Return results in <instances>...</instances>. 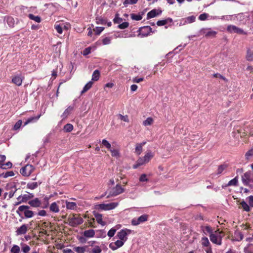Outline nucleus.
<instances>
[{
  "mask_svg": "<svg viewBox=\"0 0 253 253\" xmlns=\"http://www.w3.org/2000/svg\"><path fill=\"white\" fill-rule=\"evenodd\" d=\"M238 183V176H236L234 178L231 179L229 181V182L225 185V186L222 185V188H224L227 186H237Z\"/></svg>",
  "mask_w": 253,
  "mask_h": 253,
  "instance_id": "nucleus-18",
  "label": "nucleus"
},
{
  "mask_svg": "<svg viewBox=\"0 0 253 253\" xmlns=\"http://www.w3.org/2000/svg\"><path fill=\"white\" fill-rule=\"evenodd\" d=\"M34 169L35 168L32 165H27L20 169V172L22 175L28 176L32 173Z\"/></svg>",
  "mask_w": 253,
  "mask_h": 253,
  "instance_id": "nucleus-8",
  "label": "nucleus"
},
{
  "mask_svg": "<svg viewBox=\"0 0 253 253\" xmlns=\"http://www.w3.org/2000/svg\"><path fill=\"white\" fill-rule=\"evenodd\" d=\"M29 208L30 207L28 206H20L17 210L16 213L20 216V212H23L26 218H31L34 215V212L33 211L29 210Z\"/></svg>",
  "mask_w": 253,
  "mask_h": 253,
  "instance_id": "nucleus-3",
  "label": "nucleus"
},
{
  "mask_svg": "<svg viewBox=\"0 0 253 253\" xmlns=\"http://www.w3.org/2000/svg\"><path fill=\"white\" fill-rule=\"evenodd\" d=\"M73 107L69 106L63 112L62 115H61V117L63 119H65L70 114L71 112L73 110Z\"/></svg>",
  "mask_w": 253,
  "mask_h": 253,
  "instance_id": "nucleus-21",
  "label": "nucleus"
},
{
  "mask_svg": "<svg viewBox=\"0 0 253 253\" xmlns=\"http://www.w3.org/2000/svg\"><path fill=\"white\" fill-rule=\"evenodd\" d=\"M14 175V173L12 171H6L5 173H2L0 174V176L3 178H7L10 176H13Z\"/></svg>",
  "mask_w": 253,
  "mask_h": 253,
  "instance_id": "nucleus-43",
  "label": "nucleus"
},
{
  "mask_svg": "<svg viewBox=\"0 0 253 253\" xmlns=\"http://www.w3.org/2000/svg\"><path fill=\"white\" fill-rule=\"evenodd\" d=\"M125 189L123 188L121 185L119 184L116 185V186L113 188L111 191L109 192V195L107 196V198H108L111 196H116L124 192Z\"/></svg>",
  "mask_w": 253,
  "mask_h": 253,
  "instance_id": "nucleus-7",
  "label": "nucleus"
},
{
  "mask_svg": "<svg viewBox=\"0 0 253 253\" xmlns=\"http://www.w3.org/2000/svg\"><path fill=\"white\" fill-rule=\"evenodd\" d=\"M172 20L171 18H168L167 19H164V20H159L157 22V25L158 26H164V25H165L166 24H167L168 22V21H169V22H172Z\"/></svg>",
  "mask_w": 253,
  "mask_h": 253,
  "instance_id": "nucleus-28",
  "label": "nucleus"
},
{
  "mask_svg": "<svg viewBox=\"0 0 253 253\" xmlns=\"http://www.w3.org/2000/svg\"><path fill=\"white\" fill-rule=\"evenodd\" d=\"M20 251V247L18 245H13L10 250L11 253H19Z\"/></svg>",
  "mask_w": 253,
  "mask_h": 253,
  "instance_id": "nucleus-45",
  "label": "nucleus"
},
{
  "mask_svg": "<svg viewBox=\"0 0 253 253\" xmlns=\"http://www.w3.org/2000/svg\"><path fill=\"white\" fill-rule=\"evenodd\" d=\"M68 221L69 225L72 227H76L84 222L83 218L77 214L70 215L68 218Z\"/></svg>",
  "mask_w": 253,
  "mask_h": 253,
  "instance_id": "nucleus-2",
  "label": "nucleus"
},
{
  "mask_svg": "<svg viewBox=\"0 0 253 253\" xmlns=\"http://www.w3.org/2000/svg\"><path fill=\"white\" fill-rule=\"evenodd\" d=\"M114 243L116 246V248H117V249H118V248L122 247L124 245L125 242H124L121 240H117Z\"/></svg>",
  "mask_w": 253,
  "mask_h": 253,
  "instance_id": "nucleus-58",
  "label": "nucleus"
},
{
  "mask_svg": "<svg viewBox=\"0 0 253 253\" xmlns=\"http://www.w3.org/2000/svg\"><path fill=\"white\" fill-rule=\"evenodd\" d=\"M208 14H207L206 13H202V14H200V16H199V19L201 21H204V20H205L207 19V18H208Z\"/></svg>",
  "mask_w": 253,
  "mask_h": 253,
  "instance_id": "nucleus-61",
  "label": "nucleus"
},
{
  "mask_svg": "<svg viewBox=\"0 0 253 253\" xmlns=\"http://www.w3.org/2000/svg\"><path fill=\"white\" fill-rule=\"evenodd\" d=\"M116 229L115 228H112L108 232L107 235L111 238L113 237L116 232Z\"/></svg>",
  "mask_w": 253,
  "mask_h": 253,
  "instance_id": "nucleus-53",
  "label": "nucleus"
},
{
  "mask_svg": "<svg viewBox=\"0 0 253 253\" xmlns=\"http://www.w3.org/2000/svg\"><path fill=\"white\" fill-rule=\"evenodd\" d=\"M28 204L33 208H39L41 207L42 201L38 198H35L28 202Z\"/></svg>",
  "mask_w": 253,
  "mask_h": 253,
  "instance_id": "nucleus-11",
  "label": "nucleus"
},
{
  "mask_svg": "<svg viewBox=\"0 0 253 253\" xmlns=\"http://www.w3.org/2000/svg\"><path fill=\"white\" fill-rule=\"evenodd\" d=\"M23 80L21 76L17 75L13 77L12 82L18 86L22 84Z\"/></svg>",
  "mask_w": 253,
  "mask_h": 253,
  "instance_id": "nucleus-17",
  "label": "nucleus"
},
{
  "mask_svg": "<svg viewBox=\"0 0 253 253\" xmlns=\"http://www.w3.org/2000/svg\"><path fill=\"white\" fill-rule=\"evenodd\" d=\"M100 76V72L98 70H95L92 75V81H97L98 80Z\"/></svg>",
  "mask_w": 253,
  "mask_h": 253,
  "instance_id": "nucleus-31",
  "label": "nucleus"
},
{
  "mask_svg": "<svg viewBox=\"0 0 253 253\" xmlns=\"http://www.w3.org/2000/svg\"><path fill=\"white\" fill-rule=\"evenodd\" d=\"M187 24H190L195 21L196 17L194 15L190 16L185 18Z\"/></svg>",
  "mask_w": 253,
  "mask_h": 253,
  "instance_id": "nucleus-47",
  "label": "nucleus"
},
{
  "mask_svg": "<svg viewBox=\"0 0 253 253\" xmlns=\"http://www.w3.org/2000/svg\"><path fill=\"white\" fill-rule=\"evenodd\" d=\"M132 1H133V0H125L124 2V5L125 7H126L128 4H133L137 2L136 0H135V2Z\"/></svg>",
  "mask_w": 253,
  "mask_h": 253,
  "instance_id": "nucleus-62",
  "label": "nucleus"
},
{
  "mask_svg": "<svg viewBox=\"0 0 253 253\" xmlns=\"http://www.w3.org/2000/svg\"><path fill=\"white\" fill-rule=\"evenodd\" d=\"M162 12V11L160 9H152L147 13V18L148 19L150 18H154L161 14Z\"/></svg>",
  "mask_w": 253,
  "mask_h": 253,
  "instance_id": "nucleus-13",
  "label": "nucleus"
},
{
  "mask_svg": "<svg viewBox=\"0 0 253 253\" xmlns=\"http://www.w3.org/2000/svg\"><path fill=\"white\" fill-rule=\"evenodd\" d=\"M104 246L103 244L102 246L95 245L92 249L90 253H101L102 252V247Z\"/></svg>",
  "mask_w": 253,
  "mask_h": 253,
  "instance_id": "nucleus-24",
  "label": "nucleus"
},
{
  "mask_svg": "<svg viewBox=\"0 0 253 253\" xmlns=\"http://www.w3.org/2000/svg\"><path fill=\"white\" fill-rule=\"evenodd\" d=\"M224 236L222 231L219 229L215 230L210 235V239L211 242L215 244L221 245L222 244V239Z\"/></svg>",
  "mask_w": 253,
  "mask_h": 253,
  "instance_id": "nucleus-1",
  "label": "nucleus"
},
{
  "mask_svg": "<svg viewBox=\"0 0 253 253\" xmlns=\"http://www.w3.org/2000/svg\"><path fill=\"white\" fill-rule=\"evenodd\" d=\"M240 205L242 206V208L244 210V211L249 212L251 211L250 206L249 204H247V203L244 201L243 200L241 202Z\"/></svg>",
  "mask_w": 253,
  "mask_h": 253,
  "instance_id": "nucleus-27",
  "label": "nucleus"
},
{
  "mask_svg": "<svg viewBox=\"0 0 253 253\" xmlns=\"http://www.w3.org/2000/svg\"><path fill=\"white\" fill-rule=\"evenodd\" d=\"M96 23L97 24L105 25L106 23V21L105 19L99 17L96 18Z\"/></svg>",
  "mask_w": 253,
  "mask_h": 253,
  "instance_id": "nucleus-55",
  "label": "nucleus"
},
{
  "mask_svg": "<svg viewBox=\"0 0 253 253\" xmlns=\"http://www.w3.org/2000/svg\"><path fill=\"white\" fill-rule=\"evenodd\" d=\"M242 180L245 185H247L250 182V173L247 172L242 177Z\"/></svg>",
  "mask_w": 253,
  "mask_h": 253,
  "instance_id": "nucleus-16",
  "label": "nucleus"
},
{
  "mask_svg": "<svg viewBox=\"0 0 253 253\" xmlns=\"http://www.w3.org/2000/svg\"><path fill=\"white\" fill-rule=\"evenodd\" d=\"M17 200H20L21 202H22V203L27 202L28 203V202L30 201L29 199V197H28V195L27 194L19 196L17 198Z\"/></svg>",
  "mask_w": 253,
  "mask_h": 253,
  "instance_id": "nucleus-25",
  "label": "nucleus"
},
{
  "mask_svg": "<svg viewBox=\"0 0 253 253\" xmlns=\"http://www.w3.org/2000/svg\"><path fill=\"white\" fill-rule=\"evenodd\" d=\"M117 117L119 119H120L122 121H123L127 122V123H128L129 122V119H128L127 115L123 116V115L119 114L117 115Z\"/></svg>",
  "mask_w": 253,
  "mask_h": 253,
  "instance_id": "nucleus-48",
  "label": "nucleus"
},
{
  "mask_svg": "<svg viewBox=\"0 0 253 253\" xmlns=\"http://www.w3.org/2000/svg\"><path fill=\"white\" fill-rule=\"evenodd\" d=\"M102 144L104 147H105L108 150H110L112 148L110 143L106 139L102 140Z\"/></svg>",
  "mask_w": 253,
  "mask_h": 253,
  "instance_id": "nucleus-51",
  "label": "nucleus"
},
{
  "mask_svg": "<svg viewBox=\"0 0 253 253\" xmlns=\"http://www.w3.org/2000/svg\"><path fill=\"white\" fill-rule=\"evenodd\" d=\"M248 200V202L250 206L251 207H253V196H250L247 198Z\"/></svg>",
  "mask_w": 253,
  "mask_h": 253,
  "instance_id": "nucleus-64",
  "label": "nucleus"
},
{
  "mask_svg": "<svg viewBox=\"0 0 253 253\" xmlns=\"http://www.w3.org/2000/svg\"><path fill=\"white\" fill-rule=\"evenodd\" d=\"M87 246L83 247H75L73 248V251L77 253H84L86 252Z\"/></svg>",
  "mask_w": 253,
  "mask_h": 253,
  "instance_id": "nucleus-20",
  "label": "nucleus"
},
{
  "mask_svg": "<svg viewBox=\"0 0 253 253\" xmlns=\"http://www.w3.org/2000/svg\"><path fill=\"white\" fill-rule=\"evenodd\" d=\"M201 229L205 235L209 234V236L214 231L211 227L208 225L206 226L202 225Z\"/></svg>",
  "mask_w": 253,
  "mask_h": 253,
  "instance_id": "nucleus-12",
  "label": "nucleus"
},
{
  "mask_svg": "<svg viewBox=\"0 0 253 253\" xmlns=\"http://www.w3.org/2000/svg\"><path fill=\"white\" fill-rule=\"evenodd\" d=\"M148 180L146 174H142L139 177V181L141 182H146Z\"/></svg>",
  "mask_w": 253,
  "mask_h": 253,
  "instance_id": "nucleus-63",
  "label": "nucleus"
},
{
  "mask_svg": "<svg viewBox=\"0 0 253 253\" xmlns=\"http://www.w3.org/2000/svg\"><path fill=\"white\" fill-rule=\"evenodd\" d=\"M142 151V146H141V144H139V143H137L135 147V153L137 155H140Z\"/></svg>",
  "mask_w": 253,
  "mask_h": 253,
  "instance_id": "nucleus-49",
  "label": "nucleus"
},
{
  "mask_svg": "<svg viewBox=\"0 0 253 253\" xmlns=\"http://www.w3.org/2000/svg\"><path fill=\"white\" fill-rule=\"evenodd\" d=\"M148 215L147 214H143L138 218H134L131 220V224L134 226L138 225L148 220Z\"/></svg>",
  "mask_w": 253,
  "mask_h": 253,
  "instance_id": "nucleus-9",
  "label": "nucleus"
},
{
  "mask_svg": "<svg viewBox=\"0 0 253 253\" xmlns=\"http://www.w3.org/2000/svg\"><path fill=\"white\" fill-rule=\"evenodd\" d=\"M143 14H135L134 13H132L130 14V17L132 20H136V21H139L142 19V15Z\"/></svg>",
  "mask_w": 253,
  "mask_h": 253,
  "instance_id": "nucleus-32",
  "label": "nucleus"
},
{
  "mask_svg": "<svg viewBox=\"0 0 253 253\" xmlns=\"http://www.w3.org/2000/svg\"><path fill=\"white\" fill-rule=\"evenodd\" d=\"M73 129V126L71 124H67L64 126V130L65 132H69Z\"/></svg>",
  "mask_w": 253,
  "mask_h": 253,
  "instance_id": "nucleus-41",
  "label": "nucleus"
},
{
  "mask_svg": "<svg viewBox=\"0 0 253 253\" xmlns=\"http://www.w3.org/2000/svg\"><path fill=\"white\" fill-rule=\"evenodd\" d=\"M6 22L10 27H13L15 24V21L13 18L10 16L6 18Z\"/></svg>",
  "mask_w": 253,
  "mask_h": 253,
  "instance_id": "nucleus-36",
  "label": "nucleus"
},
{
  "mask_svg": "<svg viewBox=\"0 0 253 253\" xmlns=\"http://www.w3.org/2000/svg\"><path fill=\"white\" fill-rule=\"evenodd\" d=\"M153 123V119L149 117L146 119V120L143 121V125L145 126H148L151 125Z\"/></svg>",
  "mask_w": 253,
  "mask_h": 253,
  "instance_id": "nucleus-42",
  "label": "nucleus"
},
{
  "mask_svg": "<svg viewBox=\"0 0 253 253\" xmlns=\"http://www.w3.org/2000/svg\"><path fill=\"white\" fill-rule=\"evenodd\" d=\"M104 29V28L102 27H96L93 30L95 32L96 35H99L103 31Z\"/></svg>",
  "mask_w": 253,
  "mask_h": 253,
  "instance_id": "nucleus-52",
  "label": "nucleus"
},
{
  "mask_svg": "<svg viewBox=\"0 0 253 253\" xmlns=\"http://www.w3.org/2000/svg\"><path fill=\"white\" fill-rule=\"evenodd\" d=\"M133 231L127 228L121 230L117 233V237L121 240L126 242L127 240V236L133 233Z\"/></svg>",
  "mask_w": 253,
  "mask_h": 253,
  "instance_id": "nucleus-5",
  "label": "nucleus"
},
{
  "mask_svg": "<svg viewBox=\"0 0 253 253\" xmlns=\"http://www.w3.org/2000/svg\"><path fill=\"white\" fill-rule=\"evenodd\" d=\"M152 29L148 26L142 27L139 29V36L141 37H144L148 36L150 33H154Z\"/></svg>",
  "mask_w": 253,
  "mask_h": 253,
  "instance_id": "nucleus-10",
  "label": "nucleus"
},
{
  "mask_svg": "<svg viewBox=\"0 0 253 253\" xmlns=\"http://www.w3.org/2000/svg\"><path fill=\"white\" fill-rule=\"evenodd\" d=\"M66 208L70 210H75L77 208V204L73 202H66Z\"/></svg>",
  "mask_w": 253,
  "mask_h": 253,
  "instance_id": "nucleus-26",
  "label": "nucleus"
},
{
  "mask_svg": "<svg viewBox=\"0 0 253 253\" xmlns=\"http://www.w3.org/2000/svg\"><path fill=\"white\" fill-rule=\"evenodd\" d=\"M118 205V203L113 202L108 204H100L95 205V209L101 211H108L114 209Z\"/></svg>",
  "mask_w": 253,
  "mask_h": 253,
  "instance_id": "nucleus-4",
  "label": "nucleus"
},
{
  "mask_svg": "<svg viewBox=\"0 0 253 253\" xmlns=\"http://www.w3.org/2000/svg\"><path fill=\"white\" fill-rule=\"evenodd\" d=\"M63 24L61 25L60 24H58L57 23H56L54 25V28L56 29L57 32L60 34H61L63 32Z\"/></svg>",
  "mask_w": 253,
  "mask_h": 253,
  "instance_id": "nucleus-33",
  "label": "nucleus"
},
{
  "mask_svg": "<svg viewBox=\"0 0 253 253\" xmlns=\"http://www.w3.org/2000/svg\"><path fill=\"white\" fill-rule=\"evenodd\" d=\"M246 59L248 61H253V51L248 50L247 51Z\"/></svg>",
  "mask_w": 253,
  "mask_h": 253,
  "instance_id": "nucleus-46",
  "label": "nucleus"
},
{
  "mask_svg": "<svg viewBox=\"0 0 253 253\" xmlns=\"http://www.w3.org/2000/svg\"><path fill=\"white\" fill-rule=\"evenodd\" d=\"M28 230V226L26 224H23L20 227L18 228L16 231L17 235H23L26 233Z\"/></svg>",
  "mask_w": 253,
  "mask_h": 253,
  "instance_id": "nucleus-14",
  "label": "nucleus"
},
{
  "mask_svg": "<svg viewBox=\"0 0 253 253\" xmlns=\"http://www.w3.org/2000/svg\"><path fill=\"white\" fill-rule=\"evenodd\" d=\"M129 26V23L127 22H123L118 25V28L121 29H124L127 28Z\"/></svg>",
  "mask_w": 253,
  "mask_h": 253,
  "instance_id": "nucleus-54",
  "label": "nucleus"
},
{
  "mask_svg": "<svg viewBox=\"0 0 253 253\" xmlns=\"http://www.w3.org/2000/svg\"><path fill=\"white\" fill-rule=\"evenodd\" d=\"M22 124V122L21 120L18 121L15 124V125L14 126V127H13L14 129L17 130L18 128H19L21 126Z\"/></svg>",
  "mask_w": 253,
  "mask_h": 253,
  "instance_id": "nucleus-60",
  "label": "nucleus"
},
{
  "mask_svg": "<svg viewBox=\"0 0 253 253\" xmlns=\"http://www.w3.org/2000/svg\"><path fill=\"white\" fill-rule=\"evenodd\" d=\"M111 38L110 37H106L102 39V43L104 45L109 44L111 43Z\"/></svg>",
  "mask_w": 253,
  "mask_h": 253,
  "instance_id": "nucleus-56",
  "label": "nucleus"
},
{
  "mask_svg": "<svg viewBox=\"0 0 253 253\" xmlns=\"http://www.w3.org/2000/svg\"><path fill=\"white\" fill-rule=\"evenodd\" d=\"M208 31L204 32L205 36L207 37H214L217 34V32L211 30V29L208 30Z\"/></svg>",
  "mask_w": 253,
  "mask_h": 253,
  "instance_id": "nucleus-30",
  "label": "nucleus"
},
{
  "mask_svg": "<svg viewBox=\"0 0 253 253\" xmlns=\"http://www.w3.org/2000/svg\"><path fill=\"white\" fill-rule=\"evenodd\" d=\"M84 236L86 238H92L95 235V231L93 229L85 230L83 233Z\"/></svg>",
  "mask_w": 253,
  "mask_h": 253,
  "instance_id": "nucleus-19",
  "label": "nucleus"
},
{
  "mask_svg": "<svg viewBox=\"0 0 253 253\" xmlns=\"http://www.w3.org/2000/svg\"><path fill=\"white\" fill-rule=\"evenodd\" d=\"M253 156V148L249 150L245 155L247 159H249L251 157Z\"/></svg>",
  "mask_w": 253,
  "mask_h": 253,
  "instance_id": "nucleus-59",
  "label": "nucleus"
},
{
  "mask_svg": "<svg viewBox=\"0 0 253 253\" xmlns=\"http://www.w3.org/2000/svg\"><path fill=\"white\" fill-rule=\"evenodd\" d=\"M40 117H41V115H39L37 116L32 117L28 118L27 120V121L24 123V126H25L26 125H28L29 123L36 122L37 121H38Z\"/></svg>",
  "mask_w": 253,
  "mask_h": 253,
  "instance_id": "nucleus-23",
  "label": "nucleus"
},
{
  "mask_svg": "<svg viewBox=\"0 0 253 253\" xmlns=\"http://www.w3.org/2000/svg\"><path fill=\"white\" fill-rule=\"evenodd\" d=\"M201 244L204 247H208L210 245V243L207 237H203L201 239Z\"/></svg>",
  "mask_w": 253,
  "mask_h": 253,
  "instance_id": "nucleus-37",
  "label": "nucleus"
},
{
  "mask_svg": "<svg viewBox=\"0 0 253 253\" xmlns=\"http://www.w3.org/2000/svg\"><path fill=\"white\" fill-rule=\"evenodd\" d=\"M93 215L95 216L97 222L101 225L102 226H104L106 224L105 222L103 221L102 220V215L100 213H98L95 211H93Z\"/></svg>",
  "mask_w": 253,
  "mask_h": 253,
  "instance_id": "nucleus-15",
  "label": "nucleus"
},
{
  "mask_svg": "<svg viewBox=\"0 0 253 253\" xmlns=\"http://www.w3.org/2000/svg\"><path fill=\"white\" fill-rule=\"evenodd\" d=\"M227 168V165L226 164H223L219 166L217 170V174H220L222 172L226 169Z\"/></svg>",
  "mask_w": 253,
  "mask_h": 253,
  "instance_id": "nucleus-34",
  "label": "nucleus"
},
{
  "mask_svg": "<svg viewBox=\"0 0 253 253\" xmlns=\"http://www.w3.org/2000/svg\"><path fill=\"white\" fill-rule=\"evenodd\" d=\"M227 31L231 34L236 33L239 35H246L247 34V33L242 29L233 25H230L227 26Z\"/></svg>",
  "mask_w": 253,
  "mask_h": 253,
  "instance_id": "nucleus-6",
  "label": "nucleus"
},
{
  "mask_svg": "<svg viewBox=\"0 0 253 253\" xmlns=\"http://www.w3.org/2000/svg\"><path fill=\"white\" fill-rule=\"evenodd\" d=\"M11 189L9 193V195H8L9 199L11 198L14 196L15 193L17 190V189L15 187V186H14L13 187H11Z\"/></svg>",
  "mask_w": 253,
  "mask_h": 253,
  "instance_id": "nucleus-50",
  "label": "nucleus"
},
{
  "mask_svg": "<svg viewBox=\"0 0 253 253\" xmlns=\"http://www.w3.org/2000/svg\"><path fill=\"white\" fill-rule=\"evenodd\" d=\"M28 17L30 19L34 20L38 23H40L41 21V18L39 16H35L33 14H29Z\"/></svg>",
  "mask_w": 253,
  "mask_h": 253,
  "instance_id": "nucleus-35",
  "label": "nucleus"
},
{
  "mask_svg": "<svg viewBox=\"0 0 253 253\" xmlns=\"http://www.w3.org/2000/svg\"><path fill=\"white\" fill-rule=\"evenodd\" d=\"M49 209L51 212L57 213L59 211V208L56 202L52 203L50 206Z\"/></svg>",
  "mask_w": 253,
  "mask_h": 253,
  "instance_id": "nucleus-22",
  "label": "nucleus"
},
{
  "mask_svg": "<svg viewBox=\"0 0 253 253\" xmlns=\"http://www.w3.org/2000/svg\"><path fill=\"white\" fill-rule=\"evenodd\" d=\"M38 182L28 183L27 184V188L32 190L35 189L38 186Z\"/></svg>",
  "mask_w": 253,
  "mask_h": 253,
  "instance_id": "nucleus-40",
  "label": "nucleus"
},
{
  "mask_svg": "<svg viewBox=\"0 0 253 253\" xmlns=\"http://www.w3.org/2000/svg\"><path fill=\"white\" fill-rule=\"evenodd\" d=\"M30 249V247L27 244H24L21 245V250L23 253H28Z\"/></svg>",
  "mask_w": 253,
  "mask_h": 253,
  "instance_id": "nucleus-38",
  "label": "nucleus"
},
{
  "mask_svg": "<svg viewBox=\"0 0 253 253\" xmlns=\"http://www.w3.org/2000/svg\"><path fill=\"white\" fill-rule=\"evenodd\" d=\"M92 84L93 82L92 81L88 82L84 87L83 89L81 91V94H82L89 90L91 87Z\"/></svg>",
  "mask_w": 253,
  "mask_h": 253,
  "instance_id": "nucleus-29",
  "label": "nucleus"
},
{
  "mask_svg": "<svg viewBox=\"0 0 253 253\" xmlns=\"http://www.w3.org/2000/svg\"><path fill=\"white\" fill-rule=\"evenodd\" d=\"M153 157V154L151 152H148L143 158L144 161H145L146 163H148Z\"/></svg>",
  "mask_w": 253,
  "mask_h": 253,
  "instance_id": "nucleus-44",
  "label": "nucleus"
},
{
  "mask_svg": "<svg viewBox=\"0 0 253 253\" xmlns=\"http://www.w3.org/2000/svg\"><path fill=\"white\" fill-rule=\"evenodd\" d=\"M12 166V164L10 162H8L6 163L3 164L1 166L0 168L2 169H6V168H10Z\"/></svg>",
  "mask_w": 253,
  "mask_h": 253,
  "instance_id": "nucleus-57",
  "label": "nucleus"
},
{
  "mask_svg": "<svg viewBox=\"0 0 253 253\" xmlns=\"http://www.w3.org/2000/svg\"><path fill=\"white\" fill-rule=\"evenodd\" d=\"M109 150L111 153L112 156L115 157H119L120 153L118 149L111 148Z\"/></svg>",
  "mask_w": 253,
  "mask_h": 253,
  "instance_id": "nucleus-39",
  "label": "nucleus"
}]
</instances>
